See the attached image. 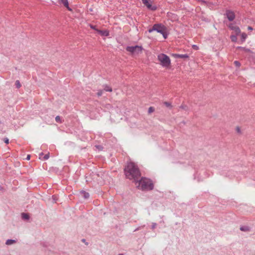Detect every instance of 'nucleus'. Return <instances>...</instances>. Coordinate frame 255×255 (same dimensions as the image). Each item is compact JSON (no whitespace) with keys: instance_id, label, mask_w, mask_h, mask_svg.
<instances>
[{"instance_id":"nucleus-1","label":"nucleus","mask_w":255,"mask_h":255,"mask_svg":"<svg viewBox=\"0 0 255 255\" xmlns=\"http://www.w3.org/2000/svg\"><path fill=\"white\" fill-rule=\"evenodd\" d=\"M125 175L127 178L133 180L134 182L140 176V173L137 165L133 162H129L125 169Z\"/></svg>"},{"instance_id":"nucleus-2","label":"nucleus","mask_w":255,"mask_h":255,"mask_svg":"<svg viewBox=\"0 0 255 255\" xmlns=\"http://www.w3.org/2000/svg\"><path fill=\"white\" fill-rule=\"evenodd\" d=\"M134 182L137 188L143 191L151 190L153 188V184L152 181L146 178L142 177L139 180L137 179Z\"/></svg>"},{"instance_id":"nucleus-3","label":"nucleus","mask_w":255,"mask_h":255,"mask_svg":"<svg viewBox=\"0 0 255 255\" xmlns=\"http://www.w3.org/2000/svg\"><path fill=\"white\" fill-rule=\"evenodd\" d=\"M157 59L160 64L164 68H167L171 65V60L170 58L165 54L160 53L157 56Z\"/></svg>"},{"instance_id":"nucleus-4","label":"nucleus","mask_w":255,"mask_h":255,"mask_svg":"<svg viewBox=\"0 0 255 255\" xmlns=\"http://www.w3.org/2000/svg\"><path fill=\"white\" fill-rule=\"evenodd\" d=\"M127 50L134 55H137L142 52L143 48L141 46L135 45L134 46H128Z\"/></svg>"},{"instance_id":"nucleus-5","label":"nucleus","mask_w":255,"mask_h":255,"mask_svg":"<svg viewBox=\"0 0 255 255\" xmlns=\"http://www.w3.org/2000/svg\"><path fill=\"white\" fill-rule=\"evenodd\" d=\"M163 30H166V27L161 24H155L153 25L152 28L148 30L149 33H151L153 31H156L158 33H162Z\"/></svg>"},{"instance_id":"nucleus-6","label":"nucleus","mask_w":255,"mask_h":255,"mask_svg":"<svg viewBox=\"0 0 255 255\" xmlns=\"http://www.w3.org/2000/svg\"><path fill=\"white\" fill-rule=\"evenodd\" d=\"M226 15L228 20L230 21H233L235 19V13L231 10H227L226 11Z\"/></svg>"},{"instance_id":"nucleus-7","label":"nucleus","mask_w":255,"mask_h":255,"mask_svg":"<svg viewBox=\"0 0 255 255\" xmlns=\"http://www.w3.org/2000/svg\"><path fill=\"white\" fill-rule=\"evenodd\" d=\"M150 0H142L143 3L146 6V7L151 10H155L156 7L155 6H152L149 2Z\"/></svg>"},{"instance_id":"nucleus-8","label":"nucleus","mask_w":255,"mask_h":255,"mask_svg":"<svg viewBox=\"0 0 255 255\" xmlns=\"http://www.w3.org/2000/svg\"><path fill=\"white\" fill-rule=\"evenodd\" d=\"M229 27L230 29L234 30V32L237 34H239L241 32V30L239 27L234 25L233 24H230Z\"/></svg>"},{"instance_id":"nucleus-9","label":"nucleus","mask_w":255,"mask_h":255,"mask_svg":"<svg viewBox=\"0 0 255 255\" xmlns=\"http://www.w3.org/2000/svg\"><path fill=\"white\" fill-rule=\"evenodd\" d=\"M59 1L62 3L69 11L72 10V9L69 6L68 0H59Z\"/></svg>"},{"instance_id":"nucleus-10","label":"nucleus","mask_w":255,"mask_h":255,"mask_svg":"<svg viewBox=\"0 0 255 255\" xmlns=\"http://www.w3.org/2000/svg\"><path fill=\"white\" fill-rule=\"evenodd\" d=\"M96 31L102 36H108L109 35V32L108 30H101L96 29Z\"/></svg>"},{"instance_id":"nucleus-11","label":"nucleus","mask_w":255,"mask_h":255,"mask_svg":"<svg viewBox=\"0 0 255 255\" xmlns=\"http://www.w3.org/2000/svg\"><path fill=\"white\" fill-rule=\"evenodd\" d=\"M173 56L175 58H187L188 57V55L187 54H173Z\"/></svg>"},{"instance_id":"nucleus-12","label":"nucleus","mask_w":255,"mask_h":255,"mask_svg":"<svg viewBox=\"0 0 255 255\" xmlns=\"http://www.w3.org/2000/svg\"><path fill=\"white\" fill-rule=\"evenodd\" d=\"M16 241L15 240L8 239V240H6V241L5 242V244L6 245L9 246V245H13V244L16 243Z\"/></svg>"},{"instance_id":"nucleus-13","label":"nucleus","mask_w":255,"mask_h":255,"mask_svg":"<svg viewBox=\"0 0 255 255\" xmlns=\"http://www.w3.org/2000/svg\"><path fill=\"white\" fill-rule=\"evenodd\" d=\"M240 230L244 232H249L250 228L249 227L247 226H242L240 228Z\"/></svg>"},{"instance_id":"nucleus-14","label":"nucleus","mask_w":255,"mask_h":255,"mask_svg":"<svg viewBox=\"0 0 255 255\" xmlns=\"http://www.w3.org/2000/svg\"><path fill=\"white\" fill-rule=\"evenodd\" d=\"M81 194L85 199H87L89 197V194L85 191L81 192Z\"/></svg>"},{"instance_id":"nucleus-15","label":"nucleus","mask_w":255,"mask_h":255,"mask_svg":"<svg viewBox=\"0 0 255 255\" xmlns=\"http://www.w3.org/2000/svg\"><path fill=\"white\" fill-rule=\"evenodd\" d=\"M247 35L245 33H243L241 35L242 41L244 42L247 38Z\"/></svg>"},{"instance_id":"nucleus-16","label":"nucleus","mask_w":255,"mask_h":255,"mask_svg":"<svg viewBox=\"0 0 255 255\" xmlns=\"http://www.w3.org/2000/svg\"><path fill=\"white\" fill-rule=\"evenodd\" d=\"M22 218L24 220H28L29 218V217L28 214L25 213L22 214Z\"/></svg>"},{"instance_id":"nucleus-17","label":"nucleus","mask_w":255,"mask_h":255,"mask_svg":"<svg viewBox=\"0 0 255 255\" xmlns=\"http://www.w3.org/2000/svg\"><path fill=\"white\" fill-rule=\"evenodd\" d=\"M163 37H164V38L166 39L167 37V33H166V30H163V32L162 33H160Z\"/></svg>"},{"instance_id":"nucleus-18","label":"nucleus","mask_w":255,"mask_h":255,"mask_svg":"<svg viewBox=\"0 0 255 255\" xmlns=\"http://www.w3.org/2000/svg\"><path fill=\"white\" fill-rule=\"evenodd\" d=\"M231 39L232 41H233L234 42H236L237 40V36L232 35L231 36Z\"/></svg>"},{"instance_id":"nucleus-19","label":"nucleus","mask_w":255,"mask_h":255,"mask_svg":"<svg viewBox=\"0 0 255 255\" xmlns=\"http://www.w3.org/2000/svg\"><path fill=\"white\" fill-rule=\"evenodd\" d=\"M163 104H164V105L166 107H168V108H171V103H169V102H164V103H163Z\"/></svg>"},{"instance_id":"nucleus-20","label":"nucleus","mask_w":255,"mask_h":255,"mask_svg":"<svg viewBox=\"0 0 255 255\" xmlns=\"http://www.w3.org/2000/svg\"><path fill=\"white\" fill-rule=\"evenodd\" d=\"M15 86L17 88H19L21 87V84L18 80L16 81Z\"/></svg>"},{"instance_id":"nucleus-21","label":"nucleus","mask_w":255,"mask_h":255,"mask_svg":"<svg viewBox=\"0 0 255 255\" xmlns=\"http://www.w3.org/2000/svg\"><path fill=\"white\" fill-rule=\"evenodd\" d=\"M154 111V108L150 107L148 109V113L150 114V113L153 112Z\"/></svg>"},{"instance_id":"nucleus-22","label":"nucleus","mask_w":255,"mask_h":255,"mask_svg":"<svg viewBox=\"0 0 255 255\" xmlns=\"http://www.w3.org/2000/svg\"><path fill=\"white\" fill-rule=\"evenodd\" d=\"M105 90L108 92H111L112 91V89L110 87L106 86L105 88Z\"/></svg>"},{"instance_id":"nucleus-23","label":"nucleus","mask_w":255,"mask_h":255,"mask_svg":"<svg viewBox=\"0 0 255 255\" xmlns=\"http://www.w3.org/2000/svg\"><path fill=\"white\" fill-rule=\"evenodd\" d=\"M236 130L237 132L241 133V130L240 128L239 127H236Z\"/></svg>"},{"instance_id":"nucleus-24","label":"nucleus","mask_w":255,"mask_h":255,"mask_svg":"<svg viewBox=\"0 0 255 255\" xmlns=\"http://www.w3.org/2000/svg\"><path fill=\"white\" fill-rule=\"evenodd\" d=\"M3 141L6 144H8L9 143V139L7 137L4 138Z\"/></svg>"},{"instance_id":"nucleus-25","label":"nucleus","mask_w":255,"mask_h":255,"mask_svg":"<svg viewBox=\"0 0 255 255\" xmlns=\"http://www.w3.org/2000/svg\"><path fill=\"white\" fill-rule=\"evenodd\" d=\"M157 224L155 223H153L151 225V229H154L156 227Z\"/></svg>"},{"instance_id":"nucleus-26","label":"nucleus","mask_w":255,"mask_h":255,"mask_svg":"<svg viewBox=\"0 0 255 255\" xmlns=\"http://www.w3.org/2000/svg\"><path fill=\"white\" fill-rule=\"evenodd\" d=\"M55 121L57 122H60V117L59 116H57L55 118Z\"/></svg>"},{"instance_id":"nucleus-27","label":"nucleus","mask_w":255,"mask_h":255,"mask_svg":"<svg viewBox=\"0 0 255 255\" xmlns=\"http://www.w3.org/2000/svg\"><path fill=\"white\" fill-rule=\"evenodd\" d=\"M49 154H47L44 156L43 159H44V160H47L49 158Z\"/></svg>"},{"instance_id":"nucleus-28","label":"nucleus","mask_w":255,"mask_h":255,"mask_svg":"<svg viewBox=\"0 0 255 255\" xmlns=\"http://www.w3.org/2000/svg\"><path fill=\"white\" fill-rule=\"evenodd\" d=\"M89 26H90L92 29H94V30H96V29H96V26L93 25H92V24H89Z\"/></svg>"},{"instance_id":"nucleus-29","label":"nucleus","mask_w":255,"mask_h":255,"mask_svg":"<svg viewBox=\"0 0 255 255\" xmlns=\"http://www.w3.org/2000/svg\"><path fill=\"white\" fill-rule=\"evenodd\" d=\"M234 63L238 66H239L240 65V63L237 61H235Z\"/></svg>"},{"instance_id":"nucleus-30","label":"nucleus","mask_w":255,"mask_h":255,"mask_svg":"<svg viewBox=\"0 0 255 255\" xmlns=\"http://www.w3.org/2000/svg\"><path fill=\"white\" fill-rule=\"evenodd\" d=\"M52 198L53 199V200L54 201V202H56V201H57V199L56 198V196H52Z\"/></svg>"},{"instance_id":"nucleus-31","label":"nucleus","mask_w":255,"mask_h":255,"mask_svg":"<svg viewBox=\"0 0 255 255\" xmlns=\"http://www.w3.org/2000/svg\"><path fill=\"white\" fill-rule=\"evenodd\" d=\"M102 95V91H100L98 93V96H101Z\"/></svg>"},{"instance_id":"nucleus-32","label":"nucleus","mask_w":255,"mask_h":255,"mask_svg":"<svg viewBox=\"0 0 255 255\" xmlns=\"http://www.w3.org/2000/svg\"><path fill=\"white\" fill-rule=\"evenodd\" d=\"M248 30H253V27H251V26H248Z\"/></svg>"},{"instance_id":"nucleus-33","label":"nucleus","mask_w":255,"mask_h":255,"mask_svg":"<svg viewBox=\"0 0 255 255\" xmlns=\"http://www.w3.org/2000/svg\"><path fill=\"white\" fill-rule=\"evenodd\" d=\"M141 228V227H138L136 229H135L134 231L135 232V231H137L138 230H139Z\"/></svg>"},{"instance_id":"nucleus-34","label":"nucleus","mask_w":255,"mask_h":255,"mask_svg":"<svg viewBox=\"0 0 255 255\" xmlns=\"http://www.w3.org/2000/svg\"><path fill=\"white\" fill-rule=\"evenodd\" d=\"M30 155H28L26 157V159L29 160L30 159Z\"/></svg>"},{"instance_id":"nucleus-35","label":"nucleus","mask_w":255,"mask_h":255,"mask_svg":"<svg viewBox=\"0 0 255 255\" xmlns=\"http://www.w3.org/2000/svg\"><path fill=\"white\" fill-rule=\"evenodd\" d=\"M238 48L239 49H245V48H243L242 47H238Z\"/></svg>"},{"instance_id":"nucleus-36","label":"nucleus","mask_w":255,"mask_h":255,"mask_svg":"<svg viewBox=\"0 0 255 255\" xmlns=\"http://www.w3.org/2000/svg\"><path fill=\"white\" fill-rule=\"evenodd\" d=\"M193 47L194 48H196V49H197V48H198V47H197L196 45H194L193 46Z\"/></svg>"},{"instance_id":"nucleus-37","label":"nucleus","mask_w":255,"mask_h":255,"mask_svg":"<svg viewBox=\"0 0 255 255\" xmlns=\"http://www.w3.org/2000/svg\"><path fill=\"white\" fill-rule=\"evenodd\" d=\"M43 154V153H41L39 154V155L40 156V155H42Z\"/></svg>"},{"instance_id":"nucleus-38","label":"nucleus","mask_w":255,"mask_h":255,"mask_svg":"<svg viewBox=\"0 0 255 255\" xmlns=\"http://www.w3.org/2000/svg\"><path fill=\"white\" fill-rule=\"evenodd\" d=\"M82 241H83V242H85V239H83V240H82Z\"/></svg>"},{"instance_id":"nucleus-39","label":"nucleus","mask_w":255,"mask_h":255,"mask_svg":"<svg viewBox=\"0 0 255 255\" xmlns=\"http://www.w3.org/2000/svg\"><path fill=\"white\" fill-rule=\"evenodd\" d=\"M118 255H123V254H119Z\"/></svg>"},{"instance_id":"nucleus-40","label":"nucleus","mask_w":255,"mask_h":255,"mask_svg":"<svg viewBox=\"0 0 255 255\" xmlns=\"http://www.w3.org/2000/svg\"><path fill=\"white\" fill-rule=\"evenodd\" d=\"M180 108H183V106H180Z\"/></svg>"}]
</instances>
